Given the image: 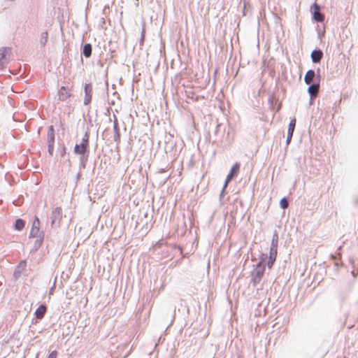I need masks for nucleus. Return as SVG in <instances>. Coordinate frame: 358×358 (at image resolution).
Returning a JSON list of instances; mask_svg holds the SVG:
<instances>
[{"instance_id": "c85d7f7f", "label": "nucleus", "mask_w": 358, "mask_h": 358, "mask_svg": "<svg viewBox=\"0 0 358 358\" xmlns=\"http://www.w3.org/2000/svg\"><path fill=\"white\" fill-rule=\"evenodd\" d=\"M56 281H57V276L55 278L53 285L52 286V287L50 289V292H49L50 294H52L53 292H55V289L56 288Z\"/></svg>"}, {"instance_id": "bb28decb", "label": "nucleus", "mask_w": 358, "mask_h": 358, "mask_svg": "<svg viewBox=\"0 0 358 358\" xmlns=\"http://www.w3.org/2000/svg\"><path fill=\"white\" fill-rule=\"evenodd\" d=\"M59 151L61 157H64L66 153V148L64 145H62L59 148Z\"/></svg>"}, {"instance_id": "f3484780", "label": "nucleus", "mask_w": 358, "mask_h": 358, "mask_svg": "<svg viewBox=\"0 0 358 358\" xmlns=\"http://www.w3.org/2000/svg\"><path fill=\"white\" fill-rule=\"evenodd\" d=\"M47 311V306L45 304H41L35 310L34 315L37 320H42Z\"/></svg>"}, {"instance_id": "ea45409f", "label": "nucleus", "mask_w": 358, "mask_h": 358, "mask_svg": "<svg viewBox=\"0 0 358 358\" xmlns=\"http://www.w3.org/2000/svg\"><path fill=\"white\" fill-rule=\"evenodd\" d=\"M38 353L37 354V355H36V358H38Z\"/></svg>"}, {"instance_id": "412c9836", "label": "nucleus", "mask_w": 358, "mask_h": 358, "mask_svg": "<svg viewBox=\"0 0 358 358\" xmlns=\"http://www.w3.org/2000/svg\"><path fill=\"white\" fill-rule=\"evenodd\" d=\"M90 154L80 155V169H85Z\"/></svg>"}, {"instance_id": "393cba45", "label": "nucleus", "mask_w": 358, "mask_h": 358, "mask_svg": "<svg viewBox=\"0 0 358 358\" xmlns=\"http://www.w3.org/2000/svg\"><path fill=\"white\" fill-rule=\"evenodd\" d=\"M277 253H278V249L270 248L269 256L268 257L273 258V259H276Z\"/></svg>"}, {"instance_id": "aec40b11", "label": "nucleus", "mask_w": 358, "mask_h": 358, "mask_svg": "<svg viewBox=\"0 0 358 358\" xmlns=\"http://www.w3.org/2000/svg\"><path fill=\"white\" fill-rule=\"evenodd\" d=\"M25 221L22 218H17L14 224V228L15 230L20 231H22L25 226Z\"/></svg>"}, {"instance_id": "20e7f679", "label": "nucleus", "mask_w": 358, "mask_h": 358, "mask_svg": "<svg viewBox=\"0 0 358 358\" xmlns=\"http://www.w3.org/2000/svg\"><path fill=\"white\" fill-rule=\"evenodd\" d=\"M320 69L318 68L317 72L313 69H309L305 74L304 82L306 84H310L315 81L320 82Z\"/></svg>"}, {"instance_id": "f704fd0d", "label": "nucleus", "mask_w": 358, "mask_h": 358, "mask_svg": "<svg viewBox=\"0 0 358 358\" xmlns=\"http://www.w3.org/2000/svg\"><path fill=\"white\" fill-rule=\"evenodd\" d=\"M166 171V168H162V169H159V171H157V173H164Z\"/></svg>"}, {"instance_id": "c9c22d12", "label": "nucleus", "mask_w": 358, "mask_h": 358, "mask_svg": "<svg viewBox=\"0 0 358 358\" xmlns=\"http://www.w3.org/2000/svg\"><path fill=\"white\" fill-rule=\"evenodd\" d=\"M39 320H37L36 317L32 320V324H36Z\"/></svg>"}, {"instance_id": "f03ea898", "label": "nucleus", "mask_w": 358, "mask_h": 358, "mask_svg": "<svg viewBox=\"0 0 358 358\" xmlns=\"http://www.w3.org/2000/svg\"><path fill=\"white\" fill-rule=\"evenodd\" d=\"M240 166H241V164L238 162H236L231 168L229 173L227 176L224 186L220 192V198H222L223 196L224 192L225 191V189H226L228 183L230 182L233 179H234L237 176V175L239 172V170H240Z\"/></svg>"}, {"instance_id": "f8f14e48", "label": "nucleus", "mask_w": 358, "mask_h": 358, "mask_svg": "<svg viewBox=\"0 0 358 358\" xmlns=\"http://www.w3.org/2000/svg\"><path fill=\"white\" fill-rule=\"evenodd\" d=\"M323 55L324 54L322 50L319 48H315V50H313L310 55V58L313 63L317 64L320 62L321 59L323 57Z\"/></svg>"}, {"instance_id": "4c0bfd02", "label": "nucleus", "mask_w": 358, "mask_h": 358, "mask_svg": "<svg viewBox=\"0 0 358 358\" xmlns=\"http://www.w3.org/2000/svg\"><path fill=\"white\" fill-rule=\"evenodd\" d=\"M141 37H142V38H141V40H143V37H144V36H143V32L142 33Z\"/></svg>"}, {"instance_id": "7c9ffc66", "label": "nucleus", "mask_w": 358, "mask_h": 358, "mask_svg": "<svg viewBox=\"0 0 358 358\" xmlns=\"http://www.w3.org/2000/svg\"><path fill=\"white\" fill-rule=\"evenodd\" d=\"M48 152L50 156H52L54 152V146H48Z\"/></svg>"}, {"instance_id": "7ed1b4c3", "label": "nucleus", "mask_w": 358, "mask_h": 358, "mask_svg": "<svg viewBox=\"0 0 358 358\" xmlns=\"http://www.w3.org/2000/svg\"><path fill=\"white\" fill-rule=\"evenodd\" d=\"M51 226L52 228L59 227L62 219V210L60 207H56L53 209L50 216Z\"/></svg>"}, {"instance_id": "ddd939ff", "label": "nucleus", "mask_w": 358, "mask_h": 358, "mask_svg": "<svg viewBox=\"0 0 358 358\" xmlns=\"http://www.w3.org/2000/svg\"><path fill=\"white\" fill-rule=\"evenodd\" d=\"M71 95V93H70L68 87L66 86H62L58 91L59 100L62 101H66Z\"/></svg>"}, {"instance_id": "2eb2a0df", "label": "nucleus", "mask_w": 358, "mask_h": 358, "mask_svg": "<svg viewBox=\"0 0 358 358\" xmlns=\"http://www.w3.org/2000/svg\"><path fill=\"white\" fill-rule=\"evenodd\" d=\"M55 131L54 127L50 125L48 127V134H47V143L48 146H54L55 145Z\"/></svg>"}, {"instance_id": "58836bf2", "label": "nucleus", "mask_w": 358, "mask_h": 358, "mask_svg": "<svg viewBox=\"0 0 358 358\" xmlns=\"http://www.w3.org/2000/svg\"><path fill=\"white\" fill-rule=\"evenodd\" d=\"M178 249H179L180 251H182V247L178 246Z\"/></svg>"}, {"instance_id": "5701e85b", "label": "nucleus", "mask_w": 358, "mask_h": 358, "mask_svg": "<svg viewBox=\"0 0 358 358\" xmlns=\"http://www.w3.org/2000/svg\"><path fill=\"white\" fill-rule=\"evenodd\" d=\"M48 34L47 31L42 32L40 38V44L42 46H45L48 41Z\"/></svg>"}, {"instance_id": "f257e3e1", "label": "nucleus", "mask_w": 358, "mask_h": 358, "mask_svg": "<svg viewBox=\"0 0 358 358\" xmlns=\"http://www.w3.org/2000/svg\"><path fill=\"white\" fill-rule=\"evenodd\" d=\"M267 255L261 254L259 261L255 265V268L251 271L250 282L256 287L262 280L266 269V259Z\"/></svg>"}, {"instance_id": "473e14b6", "label": "nucleus", "mask_w": 358, "mask_h": 358, "mask_svg": "<svg viewBox=\"0 0 358 358\" xmlns=\"http://www.w3.org/2000/svg\"><path fill=\"white\" fill-rule=\"evenodd\" d=\"M83 139H85V140L90 139V132H89L88 129L85 132Z\"/></svg>"}, {"instance_id": "a211bd4d", "label": "nucleus", "mask_w": 358, "mask_h": 358, "mask_svg": "<svg viewBox=\"0 0 358 358\" xmlns=\"http://www.w3.org/2000/svg\"><path fill=\"white\" fill-rule=\"evenodd\" d=\"M114 118H115L114 123H113L114 141L117 143H119L120 141V128H119V125H118V122H117V120L115 115H114Z\"/></svg>"}, {"instance_id": "6ab92c4d", "label": "nucleus", "mask_w": 358, "mask_h": 358, "mask_svg": "<svg viewBox=\"0 0 358 358\" xmlns=\"http://www.w3.org/2000/svg\"><path fill=\"white\" fill-rule=\"evenodd\" d=\"M92 46L90 43H85L83 47L82 54L85 57L89 58L92 55Z\"/></svg>"}, {"instance_id": "39448f33", "label": "nucleus", "mask_w": 358, "mask_h": 358, "mask_svg": "<svg viewBox=\"0 0 358 358\" xmlns=\"http://www.w3.org/2000/svg\"><path fill=\"white\" fill-rule=\"evenodd\" d=\"M313 20L317 22H322L324 20V15L320 11V6L314 3L310 7Z\"/></svg>"}, {"instance_id": "9d476101", "label": "nucleus", "mask_w": 358, "mask_h": 358, "mask_svg": "<svg viewBox=\"0 0 358 358\" xmlns=\"http://www.w3.org/2000/svg\"><path fill=\"white\" fill-rule=\"evenodd\" d=\"M296 120L295 118H293L290 120L289 125H288V129H287V139H286V143L287 145L289 144V143L292 141L293 134L294 131V129L296 127Z\"/></svg>"}, {"instance_id": "9b49d317", "label": "nucleus", "mask_w": 358, "mask_h": 358, "mask_svg": "<svg viewBox=\"0 0 358 358\" xmlns=\"http://www.w3.org/2000/svg\"><path fill=\"white\" fill-rule=\"evenodd\" d=\"M27 266V262L26 260H21L17 267L15 268L14 272H13V278L17 280L18 279L22 273V271L25 269Z\"/></svg>"}, {"instance_id": "72a5a7b5", "label": "nucleus", "mask_w": 358, "mask_h": 358, "mask_svg": "<svg viewBox=\"0 0 358 358\" xmlns=\"http://www.w3.org/2000/svg\"><path fill=\"white\" fill-rule=\"evenodd\" d=\"M315 97H310V100H309V105H313V101H314V99Z\"/></svg>"}, {"instance_id": "4be33fe9", "label": "nucleus", "mask_w": 358, "mask_h": 358, "mask_svg": "<svg viewBox=\"0 0 358 358\" xmlns=\"http://www.w3.org/2000/svg\"><path fill=\"white\" fill-rule=\"evenodd\" d=\"M278 234L276 231H274L273 236H272V239H271L270 248L278 249Z\"/></svg>"}, {"instance_id": "1a4fd4ad", "label": "nucleus", "mask_w": 358, "mask_h": 358, "mask_svg": "<svg viewBox=\"0 0 358 358\" xmlns=\"http://www.w3.org/2000/svg\"><path fill=\"white\" fill-rule=\"evenodd\" d=\"M308 87V93L310 97H316L320 89V82L315 81L313 83L307 84Z\"/></svg>"}, {"instance_id": "423d86ee", "label": "nucleus", "mask_w": 358, "mask_h": 358, "mask_svg": "<svg viewBox=\"0 0 358 358\" xmlns=\"http://www.w3.org/2000/svg\"><path fill=\"white\" fill-rule=\"evenodd\" d=\"M10 49L9 48H0V69H3L9 60Z\"/></svg>"}, {"instance_id": "6e6552de", "label": "nucleus", "mask_w": 358, "mask_h": 358, "mask_svg": "<svg viewBox=\"0 0 358 358\" xmlns=\"http://www.w3.org/2000/svg\"><path fill=\"white\" fill-rule=\"evenodd\" d=\"M85 98L84 105H88L92 101V85L91 83H86L84 86Z\"/></svg>"}, {"instance_id": "a878e982", "label": "nucleus", "mask_w": 358, "mask_h": 358, "mask_svg": "<svg viewBox=\"0 0 358 358\" xmlns=\"http://www.w3.org/2000/svg\"><path fill=\"white\" fill-rule=\"evenodd\" d=\"M267 258H268V260H267V262L266 261V266H267L268 268H271L276 259H273V258H269V257H267Z\"/></svg>"}, {"instance_id": "4468645a", "label": "nucleus", "mask_w": 358, "mask_h": 358, "mask_svg": "<svg viewBox=\"0 0 358 358\" xmlns=\"http://www.w3.org/2000/svg\"><path fill=\"white\" fill-rule=\"evenodd\" d=\"M44 231H41V235L39 236H36V239L34 241V245L32 249L30 251V253H35L38 250V249L41 248L43 240H44Z\"/></svg>"}, {"instance_id": "dca6fc26", "label": "nucleus", "mask_w": 358, "mask_h": 358, "mask_svg": "<svg viewBox=\"0 0 358 358\" xmlns=\"http://www.w3.org/2000/svg\"><path fill=\"white\" fill-rule=\"evenodd\" d=\"M73 152L78 155L90 154V148L82 143H76L74 146Z\"/></svg>"}, {"instance_id": "e433bc0d", "label": "nucleus", "mask_w": 358, "mask_h": 358, "mask_svg": "<svg viewBox=\"0 0 358 358\" xmlns=\"http://www.w3.org/2000/svg\"><path fill=\"white\" fill-rule=\"evenodd\" d=\"M81 174L80 173H78V176H76V178L78 179L80 177Z\"/></svg>"}, {"instance_id": "0eeeda50", "label": "nucleus", "mask_w": 358, "mask_h": 358, "mask_svg": "<svg viewBox=\"0 0 358 358\" xmlns=\"http://www.w3.org/2000/svg\"><path fill=\"white\" fill-rule=\"evenodd\" d=\"M42 231H40V220L37 216H35L30 230L29 238H35L41 235Z\"/></svg>"}, {"instance_id": "cd10ccee", "label": "nucleus", "mask_w": 358, "mask_h": 358, "mask_svg": "<svg viewBox=\"0 0 358 358\" xmlns=\"http://www.w3.org/2000/svg\"><path fill=\"white\" fill-rule=\"evenodd\" d=\"M58 352L57 350L52 351L47 358H57Z\"/></svg>"}, {"instance_id": "b1692460", "label": "nucleus", "mask_w": 358, "mask_h": 358, "mask_svg": "<svg viewBox=\"0 0 358 358\" xmlns=\"http://www.w3.org/2000/svg\"><path fill=\"white\" fill-rule=\"evenodd\" d=\"M280 206L282 209L285 210L289 206V201L287 197H283L280 201Z\"/></svg>"}, {"instance_id": "c756f323", "label": "nucleus", "mask_w": 358, "mask_h": 358, "mask_svg": "<svg viewBox=\"0 0 358 358\" xmlns=\"http://www.w3.org/2000/svg\"><path fill=\"white\" fill-rule=\"evenodd\" d=\"M221 126H222L221 124H218V123L216 124V125L215 127V130H214V133L215 135L219 132Z\"/></svg>"}, {"instance_id": "2f4dec72", "label": "nucleus", "mask_w": 358, "mask_h": 358, "mask_svg": "<svg viewBox=\"0 0 358 358\" xmlns=\"http://www.w3.org/2000/svg\"><path fill=\"white\" fill-rule=\"evenodd\" d=\"M80 143H82L90 148V141L89 140H85L82 138V141Z\"/></svg>"}]
</instances>
